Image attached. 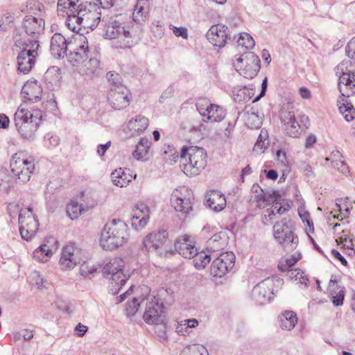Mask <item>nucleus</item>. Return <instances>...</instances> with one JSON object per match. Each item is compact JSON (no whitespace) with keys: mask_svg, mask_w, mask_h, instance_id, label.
<instances>
[{"mask_svg":"<svg viewBox=\"0 0 355 355\" xmlns=\"http://www.w3.org/2000/svg\"><path fill=\"white\" fill-rule=\"evenodd\" d=\"M58 12H65L67 15L65 24L73 31L76 28L83 26L94 29L101 20V12L95 14L91 10H87L86 6L80 0H58Z\"/></svg>","mask_w":355,"mask_h":355,"instance_id":"1","label":"nucleus"},{"mask_svg":"<svg viewBox=\"0 0 355 355\" xmlns=\"http://www.w3.org/2000/svg\"><path fill=\"white\" fill-rule=\"evenodd\" d=\"M12 39L15 44L21 49L17 55L18 70L24 73H27L35 64L40 46L39 41H28L21 33V29L18 28H15Z\"/></svg>","mask_w":355,"mask_h":355,"instance_id":"2","label":"nucleus"},{"mask_svg":"<svg viewBox=\"0 0 355 355\" xmlns=\"http://www.w3.org/2000/svg\"><path fill=\"white\" fill-rule=\"evenodd\" d=\"M128 239L127 225L121 219H112L101 231L100 245L105 250H112L123 245Z\"/></svg>","mask_w":355,"mask_h":355,"instance_id":"3","label":"nucleus"},{"mask_svg":"<svg viewBox=\"0 0 355 355\" xmlns=\"http://www.w3.org/2000/svg\"><path fill=\"white\" fill-rule=\"evenodd\" d=\"M42 119V112L36 109L29 111L21 105L15 114V123L20 135L33 140Z\"/></svg>","mask_w":355,"mask_h":355,"instance_id":"4","label":"nucleus"},{"mask_svg":"<svg viewBox=\"0 0 355 355\" xmlns=\"http://www.w3.org/2000/svg\"><path fill=\"white\" fill-rule=\"evenodd\" d=\"M207 153L198 146H184L181 150L180 167L187 175L195 176L207 166Z\"/></svg>","mask_w":355,"mask_h":355,"instance_id":"5","label":"nucleus"},{"mask_svg":"<svg viewBox=\"0 0 355 355\" xmlns=\"http://www.w3.org/2000/svg\"><path fill=\"white\" fill-rule=\"evenodd\" d=\"M103 26V37L107 40L119 39L120 44L116 47L125 49L130 46L127 39L132 37L128 28L125 23L122 22L119 16H103L102 21Z\"/></svg>","mask_w":355,"mask_h":355,"instance_id":"6","label":"nucleus"},{"mask_svg":"<svg viewBox=\"0 0 355 355\" xmlns=\"http://www.w3.org/2000/svg\"><path fill=\"white\" fill-rule=\"evenodd\" d=\"M82 27L76 28V31H73L76 34L72 37L75 42H79V44L76 46L73 43L70 44L69 52L66 54L68 61L75 67L83 64L91 55L88 41L83 33H80Z\"/></svg>","mask_w":355,"mask_h":355,"instance_id":"7","label":"nucleus"},{"mask_svg":"<svg viewBox=\"0 0 355 355\" xmlns=\"http://www.w3.org/2000/svg\"><path fill=\"white\" fill-rule=\"evenodd\" d=\"M284 281L277 276L268 277L258 283L252 289V299L259 305L270 302L272 295L283 285Z\"/></svg>","mask_w":355,"mask_h":355,"instance_id":"8","label":"nucleus"},{"mask_svg":"<svg viewBox=\"0 0 355 355\" xmlns=\"http://www.w3.org/2000/svg\"><path fill=\"white\" fill-rule=\"evenodd\" d=\"M290 223V219L284 218L273 226L275 239L288 252L295 250L299 242L297 236L289 227Z\"/></svg>","mask_w":355,"mask_h":355,"instance_id":"9","label":"nucleus"},{"mask_svg":"<svg viewBox=\"0 0 355 355\" xmlns=\"http://www.w3.org/2000/svg\"><path fill=\"white\" fill-rule=\"evenodd\" d=\"M168 237V233L165 230H159L157 232H153L148 234L143 239L141 250L143 252H152L156 251L160 256L164 254V256L168 254H173L175 251L170 250H162L163 246L165 245Z\"/></svg>","mask_w":355,"mask_h":355,"instance_id":"10","label":"nucleus"},{"mask_svg":"<svg viewBox=\"0 0 355 355\" xmlns=\"http://www.w3.org/2000/svg\"><path fill=\"white\" fill-rule=\"evenodd\" d=\"M235 67L240 73L246 78H254L261 67V61L258 55L253 52H247L236 59Z\"/></svg>","mask_w":355,"mask_h":355,"instance_id":"11","label":"nucleus"},{"mask_svg":"<svg viewBox=\"0 0 355 355\" xmlns=\"http://www.w3.org/2000/svg\"><path fill=\"white\" fill-rule=\"evenodd\" d=\"M19 232L23 239L29 240L38 230L39 223L31 208L20 210L19 214Z\"/></svg>","mask_w":355,"mask_h":355,"instance_id":"12","label":"nucleus"},{"mask_svg":"<svg viewBox=\"0 0 355 355\" xmlns=\"http://www.w3.org/2000/svg\"><path fill=\"white\" fill-rule=\"evenodd\" d=\"M21 153H15L10 161V166L12 174L22 183L27 182L35 171L32 161L21 157Z\"/></svg>","mask_w":355,"mask_h":355,"instance_id":"13","label":"nucleus"},{"mask_svg":"<svg viewBox=\"0 0 355 355\" xmlns=\"http://www.w3.org/2000/svg\"><path fill=\"white\" fill-rule=\"evenodd\" d=\"M59 263L62 270H71L85 261L82 250L70 243L63 248Z\"/></svg>","mask_w":355,"mask_h":355,"instance_id":"14","label":"nucleus"},{"mask_svg":"<svg viewBox=\"0 0 355 355\" xmlns=\"http://www.w3.org/2000/svg\"><path fill=\"white\" fill-rule=\"evenodd\" d=\"M45 22L42 18H36L33 16H26L23 21L21 33L28 40H38L39 36L44 29Z\"/></svg>","mask_w":355,"mask_h":355,"instance_id":"15","label":"nucleus"},{"mask_svg":"<svg viewBox=\"0 0 355 355\" xmlns=\"http://www.w3.org/2000/svg\"><path fill=\"white\" fill-rule=\"evenodd\" d=\"M143 318L148 324L159 325L164 323L166 315L162 302L154 298L151 299V301L148 299Z\"/></svg>","mask_w":355,"mask_h":355,"instance_id":"16","label":"nucleus"},{"mask_svg":"<svg viewBox=\"0 0 355 355\" xmlns=\"http://www.w3.org/2000/svg\"><path fill=\"white\" fill-rule=\"evenodd\" d=\"M235 255L232 252L221 253L211 263V273L215 277H221L234 266Z\"/></svg>","mask_w":355,"mask_h":355,"instance_id":"17","label":"nucleus"},{"mask_svg":"<svg viewBox=\"0 0 355 355\" xmlns=\"http://www.w3.org/2000/svg\"><path fill=\"white\" fill-rule=\"evenodd\" d=\"M206 37L214 46L222 48L232 37L227 26L218 24L211 26L206 33Z\"/></svg>","mask_w":355,"mask_h":355,"instance_id":"18","label":"nucleus"},{"mask_svg":"<svg viewBox=\"0 0 355 355\" xmlns=\"http://www.w3.org/2000/svg\"><path fill=\"white\" fill-rule=\"evenodd\" d=\"M187 195L179 196L178 191L173 192L171 195V202L177 211L184 214H189L193 210L195 205V198L192 193L185 189Z\"/></svg>","mask_w":355,"mask_h":355,"instance_id":"19","label":"nucleus"},{"mask_svg":"<svg viewBox=\"0 0 355 355\" xmlns=\"http://www.w3.org/2000/svg\"><path fill=\"white\" fill-rule=\"evenodd\" d=\"M72 40H67L62 34L55 33L51 40L50 52L55 58H63L69 49Z\"/></svg>","mask_w":355,"mask_h":355,"instance_id":"20","label":"nucleus"},{"mask_svg":"<svg viewBox=\"0 0 355 355\" xmlns=\"http://www.w3.org/2000/svg\"><path fill=\"white\" fill-rule=\"evenodd\" d=\"M123 261L119 258H114L107 263L103 268L104 277H108L111 275L110 279L112 281H120L122 283H126L128 278L123 272Z\"/></svg>","mask_w":355,"mask_h":355,"instance_id":"21","label":"nucleus"},{"mask_svg":"<svg viewBox=\"0 0 355 355\" xmlns=\"http://www.w3.org/2000/svg\"><path fill=\"white\" fill-rule=\"evenodd\" d=\"M107 101L112 108L120 110L129 105V92L122 89H110Z\"/></svg>","mask_w":355,"mask_h":355,"instance_id":"22","label":"nucleus"},{"mask_svg":"<svg viewBox=\"0 0 355 355\" xmlns=\"http://www.w3.org/2000/svg\"><path fill=\"white\" fill-rule=\"evenodd\" d=\"M175 251L186 259H191L196 254V248L189 235L178 238L174 243Z\"/></svg>","mask_w":355,"mask_h":355,"instance_id":"23","label":"nucleus"},{"mask_svg":"<svg viewBox=\"0 0 355 355\" xmlns=\"http://www.w3.org/2000/svg\"><path fill=\"white\" fill-rule=\"evenodd\" d=\"M149 218V207L144 203L138 204L133 211L132 226L136 230L142 229L148 223Z\"/></svg>","mask_w":355,"mask_h":355,"instance_id":"24","label":"nucleus"},{"mask_svg":"<svg viewBox=\"0 0 355 355\" xmlns=\"http://www.w3.org/2000/svg\"><path fill=\"white\" fill-rule=\"evenodd\" d=\"M338 86L343 96L349 97L355 94V72L343 73Z\"/></svg>","mask_w":355,"mask_h":355,"instance_id":"25","label":"nucleus"},{"mask_svg":"<svg viewBox=\"0 0 355 355\" xmlns=\"http://www.w3.org/2000/svg\"><path fill=\"white\" fill-rule=\"evenodd\" d=\"M205 199L209 207L215 211H220L226 206L225 197L219 191L213 190L209 191L207 193Z\"/></svg>","mask_w":355,"mask_h":355,"instance_id":"26","label":"nucleus"},{"mask_svg":"<svg viewBox=\"0 0 355 355\" xmlns=\"http://www.w3.org/2000/svg\"><path fill=\"white\" fill-rule=\"evenodd\" d=\"M42 89L37 81L26 83L22 87L21 94L29 101L37 102L42 96Z\"/></svg>","mask_w":355,"mask_h":355,"instance_id":"27","label":"nucleus"},{"mask_svg":"<svg viewBox=\"0 0 355 355\" xmlns=\"http://www.w3.org/2000/svg\"><path fill=\"white\" fill-rule=\"evenodd\" d=\"M148 118L144 116L137 115L129 121L128 128L132 132V134L139 135L148 128Z\"/></svg>","mask_w":355,"mask_h":355,"instance_id":"28","label":"nucleus"},{"mask_svg":"<svg viewBox=\"0 0 355 355\" xmlns=\"http://www.w3.org/2000/svg\"><path fill=\"white\" fill-rule=\"evenodd\" d=\"M148 12V0H138L135 6L132 18L135 22L141 23L145 21L146 15Z\"/></svg>","mask_w":355,"mask_h":355,"instance_id":"29","label":"nucleus"},{"mask_svg":"<svg viewBox=\"0 0 355 355\" xmlns=\"http://www.w3.org/2000/svg\"><path fill=\"white\" fill-rule=\"evenodd\" d=\"M234 100L239 103H245L250 101L254 94V87L253 85H249V87H243L242 88L234 89Z\"/></svg>","mask_w":355,"mask_h":355,"instance_id":"30","label":"nucleus"},{"mask_svg":"<svg viewBox=\"0 0 355 355\" xmlns=\"http://www.w3.org/2000/svg\"><path fill=\"white\" fill-rule=\"evenodd\" d=\"M113 184L116 186L126 187L131 180V175L122 168L115 170L111 173Z\"/></svg>","mask_w":355,"mask_h":355,"instance_id":"31","label":"nucleus"},{"mask_svg":"<svg viewBox=\"0 0 355 355\" xmlns=\"http://www.w3.org/2000/svg\"><path fill=\"white\" fill-rule=\"evenodd\" d=\"M228 236L225 232H220L214 234L208 241L207 245L213 249V250H218L223 249L227 242Z\"/></svg>","mask_w":355,"mask_h":355,"instance_id":"32","label":"nucleus"},{"mask_svg":"<svg viewBox=\"0 0 355 355\" xmlns=\"http://www.w3.org/2000/svg\"><path fill=\"white\" fill-rule=\"evenodd\" d=\"M280 327L283 329L291 330L297 322V317L295 312L286 311L279 317Z\"/></svg>","mask_w":355,"mask_h":355,"instance_id":"33","label":"nucleus"},{"mask_svg":"<svg viewBox=\"0 0 355 355\" xmlns=\"http://www.w3.org/2000/svg\"><path fill=\"white\" fill-rule=\"evenodd\" d=\"M151 142L146 139L141 138L139 143L137 144L135 150L132 153V156L137 160L143 159H147L148 155Z\"/></svg>","mask_w":355,"mask_h":355,"instance_id":"34","label":"nucleus"},{"mask_svg":"<svg viewBox=\"0 0 355 355\" xmlns=\"http://www.w3.org/2000/svg\"><path fill=\"white\" fill-rule=\"evenodd\" d=\"M106 78L110 84V89L126 91L127 87L123 84V79L119 73L109 71L106 74Z\"/></svg>","mask_w":355,"mask_h":355,"instance_id":"35","label":"nucleus"},{"mask_svg":"<svg viewBox=\"0 0 355 355\" xmlns=\"http://www.w3.org/2000/svg\"><path fill=\"white\" fill-rule=\"evenodd\" d=\"M215 107L209 109L210 114H206L205 117L202 119L204 122H220L225 118V114L223 108L217 105L212 104Z\"/></svg>","mask_w":355,"mask_h":355,"instance_id":"36","label":"nucleus"},{"mask_svg":"<svg viewBox=\"0 0 355 355\" xmlns=\"http://www.w3.org/2000/svg\"><path fill=\"white\" fill-rule=\"evenodd\" d=\"M282 126L285 133L291 137H298L301 134L302 126L299 121L297 120L296 117L294 120L288 122V125L286 123Z\"/></svg>","mask_w":355,"mask_h":355,"instance_id":"37","label":"nucleus"},{"mask_svg":"<svg viewBox=\"0 0 355 355\" xmlns=\"http://www.w3.org/2000/svg\"><path fill=\"white\" fill-rule=\"evenodd\" d=\"M193 259V266L198 270H201L205 268V266L210 262L211 256L205 252H198L196 250V254L191 257Z\"/></svg>","mask_w":355,"mask_h":355,"instance_id":"38","label":"nucleus"},{"mask_svg":"<svg viewBox=\"0 0 355 355\" xmlns=\"http://www.w3.org/2000/svg\"><path fill=\"white\" fill-rule=\"evenodd\" d=\"M99 60L96 58H92V55L89 56V59L83 64V68L81 69V71L83 73L92 76L94 75L96 70L99 67Z\"/></svg>","mask_w":355,"mask_h":355,"instance_id":"39","label":"nucleus"},{"mask_svg":"<svg viewBox=\"0 0 355 355\" xmlns=\"http://www.w3.org/2000/svg\"><path fill=\"white\" fill-rule=\"evenodd\" d=\"M232 39L233 40H236V43L239 46L245 47L247 49H252L255 45L254 39L247 33H240L238 37L234 35Z\"/></svg>","mask_w":355,"mask_h":355,"instance_id":"40","label":"nucleus"},{"mask_svg":"<svg viewBox=\"0 0 355 355\" xmlns=\"http://www.w3.org/2000/svg\"><path fill=\"white\" fill-rule=\"evenodd\" d=\"M301 259V254H293L289 257L282 258L278 263V268L282 271L286 272L288 270L292 269L291 268Z\"/></svg>","mask_w":355,"mask_h":355,"instance_id":"41","label":"nucleus"},{"mask_svg":"<svg viewBox=\"0 0 355 355\" xmlns=\"http://www.w3.org/2000/svg\"><path fill=\"white\" fill-rule=\"evenodd\" d=\"M174 292L171 288H162L157 292V297L153 298L159 302L171 304L173 301Z\"/></svg>","mask_w":355,"mask_h":355,"instance_id":"42","label":"nucleus"},{"mask_svg":"<svg viewBox=\"0 0 355 355\" xmlns=\"http://www.w3.org/2000/svg\"><path fill=\"white\" fill-rule=\"evenodd\" d=\"M340 112L347 121H351L355 119V108L353 105L346 101L339 106Z\"/></svg>","mask_w":355,"mask_h":355,"instance_id":"43","label":"nucleus"},{"mask_svg":"<svg viewBox=\"0 0 355 355\" xmlns=\"http://www.w3.org/2000/svg\"><path fill=\"white\" fill-rule=\"evenodd\" d=\"M213 103L210 102L209 99L207 98H200L197 100L196 106L200 114L204 117H205L206 114H210L209 109H211V107H215V106L212 105Z\"/></svg>","mask_w":355,"mask_h":355,"instance_id":"44","label":"nucleus"},{"mask_svg":"<svg viewBox=\"0 0 355 355\" xmlns=\"http://www.w3.org/2000/svg\"><path fill=\"white\" fill-rule=\"evenodd\" d=\"M83 211L82 205L75 201H71L66 207L67 214L71 220L77 219Z\"/></svg>","mask_w":355,"mask_h":355,"instance_id":"45","label":"nucleus"},{"mask_svg":"<svg viewBox=\"0 0 355 355\" xmlns=\"http://www.w3.org/2000/svg\"><path fill=\"white\" fill-rule=\"evenodd\" d=\"M182 355H209L205 347L198 344L189 345L183 350Z\"/></svg>","mask_w":355,"mask_h":355,"instance_id":"46","label":"nucleus"},{"mask_svg":"<svg viewBox=\"0 0 355 355\" xmlns=\"http://www.w3.org/2000/svg\"><path fill=\"white\" fill-rule=\"evenodd\" d=\"M51 254L52 251L49 247L46 244H43L33 252V257L42 262H45L47 260L46 257Z\"/></svg>","mask_w":355,"mask_h":355,"instance_id":"47","label":"nucleus"},{"mask_svg":"<svg viewBox=\"0 0 355 355\" xmlns=\"http://www.w3.org/2000/svg\"><path fill=\"white\" fill-rule=\"evenodd\" d=\"M290 105H284L280 111L279 117L282 125L288 124V122L293 121L295 118L293 111L289 110Z\"/></svg>","mask_w":355,"mask_h":355,"instance_id":"48","label":"nucleus"},{"mask_svg":"<svg viewBox=\"0 0 355 355\" xmlns=\"http://www.w3.org/2000/svg\"><path fill=\"white\" fill-rule=\"evenodd\" d=\"M279 196L280 195L278 191H273L272 193H269L268 195L263 193L257 196V201L259 203V206H261V202L266 203V205L270 203L277 204V200Z\"/></svg>","mask_w":355,"mask_h":355,"instance_id":"49","label":"nucleus"},{"mask_svg":"<svg viewBox=\"0 0 355 355\" xmlns=\"http://www.w3.org/2000/svg\"><path fill=\"white\" fill-rule=\"evenodd\" d=\"M164 160L169 164H173L178 158V153L173 146H168L167 150H164Z\"/></svg>","mask_w":355,"mask_h":355,"instance_id":"50","label":"nucleus"},{"mask_svg":"<svg viewBox=\"0 0 355 355\" xmlns=\"http://www.w3.org/2000/svg\"><path fill=\"white\" fill-rule=\"evenodd\" d=\"M14 20L15 17L13 15L9 12L5 13L0 19V30L2 31H6L10 28Z\"/></svg>","mask_w":355,"mask_h":355,"instance_id":"51","label":"nucleus"},{"mask_svg":"<svg viewBox=\"0 0 355 355\" xmlns=\"http://www.w3.org/2000/svg\"><path fill=\"white\" fill-rule=\"evenodd\" d=\"M268 137L267 132H264L261 130L257 141L254 145V150L257 152L263 153L264 149L266 148L268 143H266V137Z\"/></svg>","mask_w":355,"mask_h":355,"instance_id":"52","label":"nucleus"},{"mask_svg":"<svg viewBox=\"0 0 355 355\" xmlns=\"http://www.w3.org/2000/svg\"><path fill=\"white\" fill-rule=\"evenodd\" d=\"M140 303L141 302H139V300L136 297H134L131 302H129L126 304L125 310L126 315L128 317L134 315L138 311V309L140 306Z\"/></svg>","mask_w":355,"mask_h":355,"instance_id":"53","label":"nucleus"},{"mask_svg":"<svg viewBox=\"0 0 355 355\" xmlns=\"http://www.w3.org/2000/svg\"><path fill=\"white\" fill-rule=\"evenodd\" d=\"M60 143V139L58 136L49 132L44 136V145L47 148L55 147Z\"/></svg>","mask_w":355,"mask_h":355,"instance_id":"54","label":"nucleus"},{"mask_svg":"<svg viewBox=\"0 0 355 355\" xmlns=\"http://www.w3.org/2000/svg\"><path fill=\"white\" fill-rule=\"evenodd\" d=\"M246 123L251 127L257 128L259 127L261 122L259 116L254 112L248 113Z\"/></svg>","mask_w":355,"mask_h":355,"instance_id":"55","label":"nucleus"},{"mask_svg":"<svg viewBox=\"0 0 355 355\" xmlns=\"http://www.w3.org/2000/svg\"><path fill=\"white\" fill-rule=\"evenodd\" d=\"M345 52L349 58L355 60V36L348 42Z\"/></svg>","mask_w":355,"mask_h":355,"instance_id":"56","label":"nucleus"},{"mask_svg":"<svg viewBox=\"0 0 355 355\" xmlns=\"http://www.w3.org/2000/svg\"><path fill=\"white\" fill-rule=\"evenodd\" d=\"M125 284V283L120 282V281H112V279H111V282L108 286L109 292L112 295L118 294Z\"/></svg>","mask_w":355,"mask_h":355,"instance_id":"57","label":"nucleus"},{"mask_svg":"<svg viewBox=\"0 0 355 355\" xmlns=\"http://www.w3.org/2000/svg\"><path fill=\"white\" fill-rule=\"evenodd\" d=\"M171 29L173 31V34L177 37H181L183 39H187L188 33L187 29L184 27H176L173 25H170Z\"/></svg>","mask_w":355,"mask_h":355,"instance_id":"58","label":"nucleus"},{"mask_svg":"<svg viewBox=\"0 0 355 355\" xmlns=\"http://www.w3.org/2000/svg\"><path fill=\"white\" fill-rule=\"evenodd\" d=\"M286 276L290 279L298 280L302 278L304 272L300 269H290L286 271Z\"/></svg>","mask_w":355,"mask_h":355,"instance_id":"59","label":"nucleus"},{"mask_svg":"<svg viewBox=\"0 0 355 355\" xmlns=\"http://www.w3.org/2000/svg\"><path fill=\"white\" fill-rule=\"evenodd\" d=\"M300 170L304 173V175L309 178L313 177V172L311 166L305 162H300L299 163Z\"/></svg>","mask_w":355,"mask_h":355,"instance_id":"60","label":"nucleus"},{"mask_svg":"<svg viewBox=\"0 0 355 355\" xmlns=\"http://www.w3.org/2000/svg\"><path fill=\"white\" fill-rule=\"evenodd\" d=\"M344 298L345 293L340 290L336 295L332 296L331 302L335 306H339L343 305Z\"/></svg>","mask_w":355,"mask_h":355,"instance_id":"61","label":"nucleus"},{"mask_svg":"<svg viewBox=\"0 0 355 355\" xmlns=\"http://www.w3.org/2000/svg\"><path fill=\"white\" fill-rule=\"evenodd\" d=\"M267 214H265L262 218V223L265 225L272 223L275 216V209H268L266 211Z\"/></svg>","mask_w":355,"mask_h":355,"instance_id":"62","label":"nucleus"},{"mask_svg":"<svg viewBox=\"0 0 355 355\" xmlns=\"http://www.w3.org/2000/svg\"><path fill=\"white\" fill-rule=\"evenodd\" d=\"M182 322H184L185 326V332L187 334H189V329L197 327L199 324L198 320L195 318L185 320Z\"/></svg>","mask_w":355,"mask_h":355,"instance_id":"63","label":"nucleus"},{"mask_svg":"<svg viewBox=\"0 0 355 355\" xmlns=\"http://www.w3.org/2000/svg\"><path fill=\"white\" fill-rule=\"evenodd\" d=\"M268 87V80L265 78L261 83V90L258 96H257L252 101V103L259 101L263 96H265Z\"/></svg>","mask_w":355,"mask_h":355,"instance_id":"64","label":"nucleus"}]
</instances>
